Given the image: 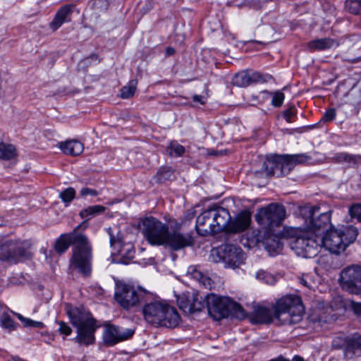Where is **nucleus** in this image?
<instances>
[{"mask_svg": "<svg viewBox=\"0 0 361 361\" xmlns=\"http://www.w3.org/2000/svg\"><path fill=\"white\" fill-rule=\"evenodd\" d=\"M254 276L256 279L266 284L272 285L276 281L274 275L262 269L257 271Z\"/></svg>", "mask_w": 361, "mask_h": 361, "instance_id": "nucleus-29", "label": "nucleus"}, {"mask_svg": "<svg viewBox=\"0 0 361 361\" xmlns=\"http://www.w3.org/2000/svg\"><path fill=\"white\" fill-rule=\"evenodd\" d=\"M142 313L145 321L155 327L173 328L178 325L180 317L177 310L166 301L161 299H150L146 295Z\"/></svg>", "mask_w": 361, "mask_h": 361, "instance_id": "nucleus-3", "label": "nucleus"}, {"mask_svg": "<svg viewBox=\"0 0 361 361\" xmlns=\"http://www.w3.org/2000/svg\"><path fill=\"white\" fill-rule=\"evenodd\" d=\"M216 255L219 259L215 262L223 261L229 267L233 269L239 267L245 259V255L243 250L235 245L225 244L216 250H212V255Z\"/></svg>", "mask_w": 361, "mask_h": 361, "instance_id": "nucleus-12", "label": "nucleus"}, {"mask_svg": "<svg viewBox=\"0 0 361 361\" xmlns=\"http://www.w3.org/2000/svg\"><path fill=\"white\" fill-rule=\"evenodd\" d=\"M16 155V150L13 145L10 144L0 143V159H11Z\"/></svg>", "mask_w": 361, "mask_h": 361, "instance_id": "nucleus-27", "label": "nucleus"}, {"mask_svg": "<svg viewBox=\"0 0 361 361\" xmlns=\"http://www.w3.org/2000/svg\"><path fill=\"white\" fill-rule=\"evenodd\" d=\"M75 191L72 188H68L64 190H63L59 197L62 200L63 202L69 203L71 202L75 197Z\"/></svg>", "mask_w": 361, "mask_h": 361, "instance_id": "nucleus-39", "label": "nucleus"}, {"mask_svg": "<svg viewBox=\"0 0 361 361\" xmlns=\"http://www.w3.org/2000/svg\"><path fill=\"white\" fill-rule=\"evenodd\" d=\"M133 334L134 331L131 329L107 324L104 326L103 340L106 345H114L130 338Z\"/></svg>", "mask_w": 361, "mask_h": 361, "instance_id": "nucleus-16", "label": "nucleus"}, {"mask_svg": "<svg viewBox=\"0 0 361 361\" xmlns=\"http://www.w3.org/2000/svg\"><path fill=\"white\" fill-rule=\"evenodd\" d=\"M4 223L3 219L0 216V226H1Z\"/></svg>", "mask_w": 361, "mask_h": 361, "instance_id": "nucleus-52", "label": "nucleus"}, {"mask_svg": "<svg viewBox=\"0 0 361 361\" xmlns=\"http://www.w3.org/2000/svg\"><path fill=\"white\" fill-rule=\"evenodd\" d=\"M59 148L64 154L72 156L80 154L84 149L83 145L75 140L60 142Z\"/></svg>", "mask_w": 361, "mask_h": 361, "instance_id": "nucleus-25", "label": "nucleus"}, {"mask_svg": "<svg viewBox=\"0 0 361 361\" xmlns=\"http://www.w3.org/2000/svg\"><path fill=\"white\" fill-rule=\"evenodd\" d=\"M80 226H78L72 232L63 234L60 236L55 244V249L58 253H63L66 250H67L70 245L72 244L73 246H75L78 243L80 240H82L83 235L78 233L77 231V229Z\"/></svg>", "mask_w": 361, "mask_h": 361, "instance_id": "nucleus-20", "label": "nucleus"}, {"mask_svg": "<svg viewBox=\"0 0 361 361\" xmlns=\"http://www.w3.org/2000/svg\"><path fill=\"white\" fill-rule=\"evenodd\" d=\"M73 6L66 5L61 7L56 13L53 20L50 23L49 27L54 31L59 29L67 20L68 17L71 14Z\"/></svg>", "mask_w": 361, "mask_h": 361, "instance_id": "nucleus-22", "label": "nucleus"}, {"mask_svg": "<svg viewBox=\"0 0 361 361\" xmlns=\"http://www.w3.org/2000/svg\"><path fill=\"white\" fill-rule=\"evenodd\" d=\"M341 284L351 293H361V266L353 265L344 269L341 274Z\"/></svg>", "mask_w": 361, "mask_h": 361, "instance_id": "nucleus-13", "label": "nucleus"}, {"mask_svg": "<svg viewBox=\"0 0 361 361\" xmlns=\"http://www.w3.org/2000/svg\"><path fill=\"white\" fill-rule=\"evenodd\" d=\"M319 208L306 205L299 209L303 220L301 227H293L287 231L291 249L298 256L311 258L317 255L319 247V235L330 224V212L319 214Z\"/></svg>", "mask_w": 361, "mask_h": 361, "instance_id": "nucleus-1", "label": "nucleus"}, {"mask_svg": "<svg viewBox=\"0 0 361 361\" xmlns=\"http://www.w3.org/2000/svg\"><path fill=\"white\" fill-rule=\"evenodd\" d=\"M140 229L146 240L152 245H164L169 231V226L153 216L142 219L139 224Z\"/></svg>", "mask_w": 361, "mask_h": 361, "instance_id": "nucleus-9", "label": "nucleus"}, {"mask_svg": "<svg viewBox=\"0 0 361 361\" xmlns=\"http://www.w3.org/2000/svg\"><path fill=\"white\" fill-rule=\"evenodd\" d=\"M175 53V49L172 47H169L166 49V54L172 55Z\"/></svg>", "mask_w": 361, "mask_h": 361, "instance_id": "nucleus-49", "label": "nucleus"}, {"mask_svg": "<svg viewBox=\"0 0 361 361\" xmlns=\"http://www.w3.org/2000/svg\"><path fill=\"white\" fill-rule=\"evenodd\" d=\"M339 43L331 38H322L310 41L307 47L310 51H322L328 49H334L338 47Z\"/></svg>", "mask_w": 361, "mask_h": 361, "instance_id": "nucleus-23", "label": "nucleus"}, {"mask_svg": "<svg viewBox=\"0 0 361 361\" xmlns=\"http://www.w3.org/2000/svg\"><path fill=\"white\" fill-rule=\"evenodd\" d=\"M66 313L72 323L77 328V341L85 345L94 341V333L97 328L91 314L85 309L66 306Z\"/></svg>", "mask_w": 361, "mask_h": 361, "instance_id": "nucleus-6", "label": "nucleus"}, {"mask_svg": "<svg viewBox=\"0 0 361 361\" xmlns=\"http://www.w3.org/2000/svg\"><path fill=\"white\" fill-rule=\"evenodd\" d=\"M137 82L135 80H130L127 85L123 87L121 90V97L123 99L132 97L137 88Z\"/></svg>", "mask_w": 361, "mask_h": 361, "instance_id": "nucleus-31", "label": "nucleus"}, {"mask_svg": "<svg viewBox=\"0 0 361 361\" xmlns=\"http://www.w3.org/2000/svg\"><path fill=\"white\" fill-rule=\"evenodd\" d=\"M80 194L82 197H86L88 195L97 196L98 195V192L94 189L83 188L80 190Z\"/></svg>", "mask_w": 361, "mask_h": 361, "instance_id": "nucleus-45", "label": "nucleus"}, {"mask_svg": "<svg viewBox=\"0 0 361 361\" xmlns=\"http://www.w3.org/2000/svg\"><path fill=\"white\" fill-rule=\"evenodd\" d=\"M109 235L111 246L121 256L122 262L128 264V261L134 257L135 250L133 245L130 243H126L121 238L116 239L110 233Z\"/></svg>", "mask_w": 361, "mask_h": 361, "instance_id": "nucleus-19", "label": "nucleus"}, {"mask_svg": "<svg viewBox=\"0 0 361 361\" xmlns=\"http://www.w3.org/2000/svg\"><path fill=\"white\" fill-rule=\"evenodd\" d=\"M286 218V209L282 204L272 203L261 208L255 214L257 223L264 228L271 230L279 226Z\"/></svg>", "mask_w": 361, "mask_h": 361, "instance_id": "nucleus-10", "label": "nucleus"}, {"mask_svg": "<svg viewBox=\"0 0 361 361\" xmlns=\"http://www.w3.org/2000/svg\"><path fill=\"white\" fill-rule=\"evenodd\" d=\"M296 116V109L294 106H291L283 113V118L288 123H293L294 117Z\"/></svg>", "mask_w": 361, "mask_h": 361, "instance_id": "nucleus-42", "label": "nucleus"}, {"mask_svg": "<svg viewBox=\"0 0 361 361\" xmlns=\"http://www.w3.org/2000/svg\"><path fill=\"white\" fill-rule=\"evenodd\" d=\"M205 299L208 312L216 320L226 317L229 314H233L239 319L245 317L243 308L228 297L211 293L207 294Z\"/></svg>", "mask_w": 361, "mask_h": 361, "instance_id": "nucleus-7", "label": "nucleus"}, {"mask_svg": "<svg viewBox=\"0 0 361 361\" xmlns=\"http://www.w3.org/2000/svg\"><path fill=\"white\" fill-rule=\"evenodd\" d=\"M336 116V111L335 109H328L323 115L322 121L324 122H329L335 119Z\"/></svg>", "mask_w": 361, "mask_h": 361, "instance_id": "nucleus-43", "label": "nucleus"}, {"mask_svg": "<svg viewBox=\"0 0 361 361\" xmlns=\"http://www.w3.org/2000/svg\"><path fill=\"white\" fill-rule=\"evenodd\" d=\"M200 283H202L205 288L209 289H211L212 287V280L209 278L207 277L206 276H204Z\"/></svg>", "mask_w": 361, "mask_h": 361, "instance_id": "nucleus-46", "label": "nucleus"}, {"mask_svg": "<svg viewBox=\"0 0 361 361\" xmlns=\"http://www.w3.org/2000/svg\"><path fill=\"white\" fill-rule=\"evenodd\" d=\"M18 318L23 323L25 327H33L42 329L44 327V324L42 322L35 321L31 319L25 317L21 314H17Z\"/></svg>", "mask_w": 361, "mask_h": 361, "instance_id": "nucleus-35", "label": "nucleus"}, {"mask_svg": "<svg viewBox=\"0 0 361 361\" xmlns=\"http://www.w3.org/2000/svg\"><path fill=\"white\" fill-rule=\"evenodd\" d=\"M177 304L184 312L192 314L201 311L205 306L204 297L197 292H186L177 298Z\"/></svg>", "mask_w": 361, "mask_h": 361, "instance_id": "nucleus-15", "label": "nucleus"}, {"mask_svg": "<svg viewBox=\"0 0 361 361\" xmlns=\"http://www.w3.org/2000/svg\"><path fill=\"white\" fill-rule=\"evenodd\" d=\"M349 213L352 217L357 218L361 221V204H355L349 209Z\"/></svg>", "mask_w": 361, "mask_h": 361, "instance_id": "nucleus-41", "label": "nucleus"}, {"mask_svg": "<svg viewBox=\"0 0 361 361\" xmlns=\"http://www.w3.org/2000/svg\"><path fill=\"white\" fill-rule=\"evenodd\" d=\"M230 214L222 207H212L202 212L196 219V231L202 236L213 235L224 228Z\"/></svg>", "mask_w": 361, "mask_h": 361, "instance_id": "nucleus-5", "label": "nucleus"}, {"mask_svg": "<svg viewBox=\"0 0 361 361\" xmlns=\"http://www.w3.org/2000/svg\"><path fill=\"white\" fill-rule=\"evenodd\" d=\"M359 156L351 155L347 153H339L335 156V159L338 163H348L349 164L355 165L358 163L360 159Z\"/></svg>", "mask_w": 361, "mask_h": 361, "instance_id": "nucleus-32", "label": "nucleus"}, {"mask_svg": "<svg viewBox=\"0 0 361 361\" xmlns=\"http://www.w3.org/2000/svg\"><path fill=\"white\" fill-rule=\"evenodd\" d=\"M271 104L275 107H279L283 104L285 96L281 91H276L271 93Z\"/></svg>", "mask_w": 361, "mask_h": 361, "instance_id": "nucleus-38", "label": "nucleus"}, {"mask_svg": "<svg viewBox=\"0 0 361 361\" xmlns=\"http://www.w3.org/2000/svg\"><path fill=\"white\" fill-rule=\"evenodd\" d=\"M292 361H304L303 359L301 357L299 356H295Z\"/></svg>", "mask_w": 361, "mask_h": 361, "instance_id": "nucleus-50", "label": "nucleus"}, {"mask_svg": "<svg viewBox=\"0 0 361 361\" xmlns=\"http://www.w3.org/2000/svg\"><path fill=\"white\" fill-rule=\"evenodd\" d=\"M260 75L257 72L241 71L235 74L232 82L238 87H246L252 82L260 80Z\"/></svg>", "mask_w": 361, "mask_h": 361, "instance_id": "nucleus-21", "label": "nucleus"}, {"mask_svg": "<svg viewBox=\"0 0 361 361\" xmlns=\"http://www.w3.org/2000/svg\"><path fill=\"white\" fill-rule=\"evenodd\" d=\"M310 159V157L306 154L279 156L278 176L288 174L296 164H305Z\"/></svg>", "mask_w": 361, "mask_h": 361, "instance_id": "nucleus-18", "label": "nucleus"}, {"mask_svg": "<svg viewBox=\"0 0 361 361\" xmlns=\"http://www.w3.org/2000/svg\"><path fill=\"white\" fill-rule=\"evenodd\" d=\"M104 210L105 207L102 205L90 206L80 211V215L82 219H84L90 216H94L104 212Z\"/></svg>", "mask_w": 361, "mask_h": 361, "instance_id": "nucleus-30", "label": "nucleus"}, {"mask_svg": "<svg viewBox=\"0 0 361 361\" xmlns=\"http://www.w3.org/2000/svg\"><path fill=\"white\" fill-rule=\"evenodd\" d=\"M1 326L9 331L15 329V323L8 314H3L0 317Z\"/></svg>", "mask_w": 361, "mask_h": 361, "instance_id": "nucleus-37", "label": "nucleus"}, {"mask_svg": "<svg viewBox=\"0 0 361 361\" xmlns=\"http://www.w3.org/2000/svg\"><path fill=\"white\" fill-rule=\"evenodd\" d=\"M345 8L353 14L361 13V0H347Z\"/></svg>", "mask_w": 361, "mask_h": 361, "instance_id": "nucleus-34", "label": "nucleus"}, {"mask_svg": "<svg viewBox=\"0 0 361 361\" xmlns=\"http://www.w3.org/2000/svg\"><path fill=\"white\" fill-rule=\"evenodd\" d=\"M353 310L356 314L361 315V303H353Z\"/></svg>", "mask_w": 361, "mask_h": 361, "instance_id": "nucleus-48", "label": "nucleus"}, {"mask_svg": "<svg viewBox=\"0 0 361 361\" xmlns=\"http://www.w3.org/2000/svg\"><path fill=\"white\" fill-rule=\"evenodd\" d=\"M300 283L304 285L305 286H307V282L303 279H300Z\"/></svg>", "mask_w": 361, "mask_h": 361, "instance_id": "nucleus-51", "label": "nucleus"}, {"mask_svg": "<svg viewBox=\"0 0 361 361\" xmlns=\"http://www.w3.org/2000/svg\"><path fill=\"white\" fill-rule=\"evenodd\" d=\"M194 240L189 233H183L177 229L168 232L166 242L163 246L169 247L177 251L193 245Z\"/></svg>", "mask_w": 361, "mask_h": 361, "instance_id": "nucleus-17", "label": "nucleus"}, {"mask_svg": "<svg viewBox=\"0 0 361 361\" xmlns=\"http://www.w3.org/2000/svg\"><path fill=\"white\" fill-rule=\"evenodd\" d=\"M188 274L191 276L194 279L200 281L201 283L203 279L204 275L199 271L195 267H190L188 269Z\"/></svg>", "mask_w": 361, "mask_h": 361, "instance_id": "nucleus-40", "label": "nucleus"}, {"mask_svg": "<svg viewBox=\"0 0 361 361\" xmlns=\"http://www.w3.org/2000/svg\"><path fill=\"white\" fill-rule=\"evenodd\" d=\"M250 223V216L247 212L239 214L235 219L231 221L228 226V229L231 232H241L248 228Z\"/></svg>", "mask_w": 361, "mask_h": 361, "instance_id": "nucleus-24", "label": "nucleus"}, {"mask_svg": "<svg viewBox=\"0 0 361 361\" xmlns=\"http://www.w3.org/2000/svg\"><path fill=\"white\" fill-rule=\"evenodd\" d=\"M28 245V243L25 241L6 240L0 246V258L2 260L16 262L18 257L27 255Z\"/></svg>", "mask_w": 361, "mask_h": 361, "instance_id": "nucleus-14", "label": "nucleus"}, {"mask_svg": "<svg viewBox=\"0 0 361 361\" xmlns=\"http://www.w3.org/2000/svg\"><path fill=\"white\" fill-rule=\"evenodd\" d=\"M348 349L361 350V335L354 334L348 340Z\"/></svg>", "mask_w": 361, "mask_h": 361, "instance_id": "nucleus-36", "label": "nucleus"}, {"mask_svg": "<svg viewBox=\"0 0 361 361\" xmlns=\"http://www.w3.org/2000/svg\"><path fill=\"white\" fill-rule=\"evenodd\" d=\"M167 152L173 157H180L184 154L185 148L178 142H172L167 148Z\"/></svg>", "mask_w": 361, "mask_h": 361, "instance_id": "nucleus-33", "label": "nucleus"}, {"mask_svg": "<svg viewBox=\"0 0 361 361\" xmlns=\"http://www.w3.org/2000/svg\"><path fill=\"white\" fill-rule=\"evenodd\" d=\"M192 100L195 103H200L201 104L205 103V98L201 95H194L192 97Z\"/></svg>", "mask_w": 361, "mask_h": 361, "instance_id": "nucleus-47", "label": "nucleus"}, {"mask_svg": "<svg viewBox=\"0 0 361 361\" xmlns=\"http://www.w3.org/2000/svg\"><path fill=\"white\" fill-rule=\"evenodd\" d=\"M147 294L142 288L135 290L129 285L120 284L117 286L114 297L122 307L128 310L143 302Z\"/></svg>", "mask_w": 361, "mask_h": 361, "instance_id": "nucleus-11", "label": "nucleus"}, {"mask_svg": "<svg viewBox=\"0 0 361 361\" xmlns=\"http://www.w3.org/2000/svg\"><path fill=\"white\" fill-rule=\"evenodd\" d=\"M304 307L300 298L295 295H287L276 301L273 306V312L267 307L255 308L251 317L253 324H268L274 319L281 324L298 323L302 317Z\"/></svg>", "mask_w": 361, "mask_h": 361, "instance_id": "nucleus-2", "label": "nucleus"}, {"mask_svg": "<svg viewBox=\"0 0 361 361\" xmlns=\"http://www.w3.org/2000/svg\"><path fill=\"white\" fill-rule=\"evenodd\" d=\"M357 234V229L352 226L332 228L324 236L319 235V247L323 246L331 253L339 254L355 241Z\"/></svg>", "mask_w": 361, "mask_h": 361, "instance_id": "nucleus-4", "label": "nucleus"}, {"mask_svg": "<svg viewBox=\"0 0 361 361\" xmlns=\"http://www.w3.org/2000/svg\"><path fill=\"white\" fill-rule=\"evenodd\" d=\"M278 157L279 156H272L271 157L267 159V160L264 162V170L267 175L278 176Z\"/></svg>", "mask_w": 361, "mask_h": 361, "instance_id": "nucleus-26", "label": "nucleus"}, {"mask_svg": "<svg viewBox=\"0 0 361 361\" xmlns=\"http://www.w3.org/2000/svg\"><path fill=\"white\" fill-rule=\"evenodd\" d=\"M70 267L77 270L84 276H88L92 271V246L87 237L83 235L82 240L73 247Z\"/></svg>", "mask_w": 361, "mask_h": 361, "instance_id": "nucleus-8", "label": "nucleus"}, {"mask_svg": "<svg viewBox=\"0 0 361 361\" xmlns=\"http://www.w3.org/2000/svg\"><path fill=\"white\" fill-rule=\"evenodd\" d=\"M59 330L61 334H64L66 336H68L71 334L72 329L68 325H67L66 323H65L64 322H59Z\"/></svg>", "mask_w": 361, "mask_h": 361, "instance_id": "nucleus-44", "label": "nucleus"}, {"mask_svg": "<svg viewBox=\"0 0 361 361\" xmlns=\"http://www.w3.org/2000/svg\"><path fill=\"white\" fill-rule=\"evenodd\" d=\"M265 247L271 255H274L281 251L283 245L279 240L274 237L273 239L269 238L267 240Z\"/></svg>", "mask_w": 361, "mask_h": 361, "instance_id": "nucleus-28", "label": "nucleus"}, {"mask_svg": "<svg viewBox=\"0 0 361 361\" xmlns=\"http://www.w3.org/2000/svg\"><path fill=\"white\" fill-rule=\"evenodd\" d=\"M176 226H178V227L180 226V225H179V224H178V223H177V222L176 223Z\"/></svg>", "mask_w": 361, "mask_h": 361, "instance_id": "nucleus-53", "label": "nucleus"}]
</instances>
